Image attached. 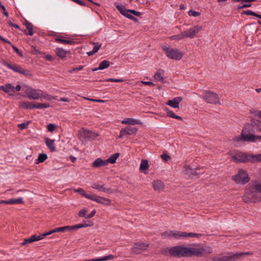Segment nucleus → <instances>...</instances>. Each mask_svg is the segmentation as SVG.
Instances as JSON below:
<instances>
[{
	"label": "nucleus",
	"mask_w": 261,
	"mask_h": 261,
	"mask_svg": "<svg viewBox=\"0 0 261 261\" xmlns=\"http://www.w3.org/2000/svg\"><path fill=\"white\" fill-rule=\"evenodd\" d=\"M164 72L165 71L164 70L162 69H158L156 72L154 74V80L155 81L160 80L162 83L164 84L166 82L164 77L163 76Z\"/></svg>",
	"instance_id": "5701e85b"
},
{
	"label": "nucleus",
	"mask_w": 261,
	"mask_h": 261,
	"mask_svg": "<svg viewBox=\"0 0 261 261\" xmlns=\"http://www.w3.org/2000/svg\"><path fill=\"white\" fill-rule=\"evenodd\" d=\"M250 113L253 114L254 116L261 118V111H256L255 110H251Z\"/></svg>",
	"instance_id": "13d9d810"
},
{
	"label": "nucleus",
	"mask_w": 261,
	"mask_h": 261,
	"mask_svg": "<svg viewBox=\"0 0 261 261\" xmlns=\"http://www.w3.org/2000/svg\"><path fill=\"white\" fill-rule=\"evenodd\" d=\"M253 252L252 251H248L246 252H240L233 253V256L235 257V261L238 260L241 257L244 256L245 255H253Z\"/></svg>",
	"instance_id": "473e14b6"
},
{
	"label": "nucleus",
	"mask_w": 261,
	"mask_h": 261,
	"mask_svg": "<svg viewBox=\"0 0 261 261\" xmlns=\"http://www.w3.org/2000/svg\"><path fill=\"white\" fill-rule=\"evenodd\" d=\"M44 58L45 60L50 61V62L53 61L55 59V58L53 56H51V55H46L44 57Z\"/></svg>",
	"instance_id": "774afa93"
},
{
	"label": "nucleus",
	"mask_w": 261,
	"mask_h": 261,
	"mask_svg": "<svg viewBox=\"0 0 261 261\" xmlns=\"http://www.w3.org/2000/svg\"><path fill=\"white\" fill-rule=\"evenodd\" d=\"M202 97L207 103L214 105L220 104L219 97L218 94L211 91H205Z\"/></svg>",
	"instance_id": "6e6552de"
},
{
	"label": "nucleus",
	"mask_w": 261,
	"mask_h": 261,
	"mask_svg": "<svg viewBox=\"0 0 261 261\" xmlns=\"http://www.w3.org/2000/svg\"><path fill=\"white\" fill-rule=\"evenodd\" d=\"M232 180L237 184L245 185L250 181L247 171L240 169L238 173L232 176Z\"/></svg>",
	"instance_id": "423d86ee"
},
{
	"label": "nucleus",
	"mask_w": 261,
	"mask_h": 261,
	"mask_svg": "<svg viewBox=\"0 0 261 261\" xmlns=\"http://www.w3.org/2000/svg\"><path fill=\"white\" fill-rule=\"evenodd\" d=\"M55 40L56 42L63 43V44H73L74 43V41L73 40H66L65 39V37L64 36H61L59 38H55Z\"/></svg>",
	"instance_id": "bb28decb"
},
{
	"label": "nucleus",
	"mask_w": 261,
	"mask_h": 261,
	"mask_svg": "<svg viewBox=\"0 0 261 261\" xmlns=\"http://www.w3.org/2000/svg\"><path fill=\"white\" fill-rule=\"evenodd\" d=\"M202 236V234L201 233H196L193 232H184V238H187L188 237L191 238H199Z\"/></svg>",
	"instance_id": "4c0bfd02"
},
{
	"label": "nucleus",
	"mask_w": 261,
	"mask_h": 261,
	"mask_svg": "<svg viewBox=\"0 0 261 261\" xmlns=\"http://www.w3.org/2000/svg\"><path fill=\"white\" fill-rule=\"evenodd\" d=\"M83 67L84 66H82V65H80L79 66V67H75V68H73L72 69L69 70L68 71V72L69 73H72L73 72H75V71H80V70H81L83 69Z\"/></svg>",
	"instance_id": "680f3d73"
},
{
	"label": "nucleus",
	"mask_w": 261,
	"mask_h": 261,
	"mask_svg": "<svg viewBox=\"0 0 261 261\" xmlns=\"http://www.w3.org/2000/svg\"><path fill=\"white\" fill-rule=\"evenodd\" d=\"M95 214H96V210H93L90 214H89L88 215H87V216L86 217V219H90V218H92L93 217H94V216L95 215Z\"/></svg>",
	"instance_id": "0e129e2a"
},
{
	"label": "nucleus",
	"mask_w": 261,
	"mask_h": 261,
	"mask_svg": "<svg viewBox=\"0 0 261 261\" xmlns=\"http://www.w3.org/2000/svg\"><path fill=\"white\" fill-rule=\"evenodd\" d=\"M202 26L196 25L188 30L184 31V33L186 38H194L195 35L202 30Z\"/></svg>",
	"instance_id": "4468645a"
},
{
	"label": "nucleus",
	"mask_w": 261,
	"mask_h": 261,
	"mask_svg": "<svg viewBox=\"0 0 261 261\" xmlns=\"http://www.w3.org/2000/svg\"><path fill=\"white\" fill-rule=\"evenodd\" d=\"M50 234V233H49V231H48L47 232H45L39 236L34 235V242L40 241L43 239L45 237Z\"/></svg>",
	"instance_id": "a19ab883"
},
{
	"label": "nucleus",
	"mask_w": 261,
	"mask_h": 261,
	"mask_svg": "<svg viewBox=\"0 0 261 261\" xmlns=\"http://www.w3.org/2000/svg\"><path fill=\"white\" fill-rule=\"evenodd\" d=\"M102 162V160L101 159L97 158L93 162L92 164V166L95 168L101 167Z\"/></svg>",
	"instance_id": "c03bdc74"
},
{
	"label": "nucleus",
	"mask_w": 261,
	"mask_h": 261,
	"mask_svg": "<svg viewBox=\"0 0 261 261\" xmlns=\"http://www.w3.org/2000/svg\"><path fill=\"white\" fill-rule=\"evenodd\" d=\"M188 14L189 16L197 17V16H199L200 15V13L199 12H197L194 10H191L188 12Z\"/></svg>",
	"instance_id": "5fc2aeb1"
},
{
	"label": "nucleus",
	"mask_w": 261,
	"mask_h": 261,
	"mask_svg": "<svg viewBox=\"0 0 261 261\" xmlns=\"http://www.w3.org/2000/svg\"><path fill=\"white\" fill-rule=\"evenodd\" d=\"M138 131V129L136 127L132 126H127L124 128H122L120 130L119 135L118 136L119 138H122L126 135H135Z\"/></svg>",
	"instance_id": "f8f14e48"
},
{
	"label": "nucleus",
	"mask_w": 261,
	"mask_h": 261,
	"mask_svg": "<svg viewBox=\"0 0 261 261\" xmlns=\"http://www.w3.org/2000/svg\"><path fill=\"white\" fill-rule=\"evenodd\" d=\"M254 126L248 123L245 125L239 136L232 138V141L236 146H239L242 142H255V135L254 134Z\"/></svg>",
	"instance_id": "f257e3e1"
},
{
	"label": "nucleus",
	"mask_w": 261,
	"mask_h": 261,
	"mask_svg": "<svg viewBox=\"0 0 261 261\" xmlns=\"http://www.w3.org/2000/svg\"><path fill=\"white\" fill-rule=\"evenodd\" d=\"M91 200L107 206L110 205L111 204V200L110 199L98 196L95 194H92Z\"/></svg>",
	"instance_id": "ddd939ff"
},
{
	"label": "nucleus",
	"mask_w": 261,
	"mask_h": 261,
	"mask_svg": "<svg viewBox=\"0 0 261 261\" xmlns=\"http://www.w3.org/2000/svg\"><path fill=\"white\" fill-rule=\"evenodd\" d=\"M57 96H54L44 92L43 98L47 100H53L57 99Z\"/></svg>",
	"instance_id": "a18cd8bd"
},
{
	"label": "nucleus",
	"mask_w": 261,
	"mask_h": 261,
	"mask_svg": "<svg viewBox=\"0 0 261 261\" xmlns=\"http://www.w3.org/2000/svg\"><path fill=\"white\" fill-rule=\"evenodd\" d=\"M108 194H112L115 192V190L112 189L111 188H107L105 187V184L101 185V191Z\"/></svg>",
	"instance_id": "79ce46f5"
},
{
	"label": "nucleus",
	"mask_w": 261,
	"mask_h": 261,
	"mask_svg": "<svg viewBox=\"0 0 261 261\" xmlns=\"http://www.w3.org/2000/svg\"><path fill=\"white\" fill-rule=\"evenodd\" d=\"M74 191L76 192L79 193L80 194H81L83 197L89 199H91V198L92 197V194H88L86 193L84 190H83L82 188H79L77 189L74 190Z\"/></svg>",
	"instance_id": "7c9ffc66"
},
{
	"label": "nucleus",
	"mask_w": 261,
	"mask_h": 261,
	"mask_svg": "<svg viewBox=\"0 0 261 261\" xmlns=\"http://www.w3.org/2000/svg\"><path fill=\"white\" fill-rule=\"evenodd\" d=\"M93 44L94 45V46L93 48V50L95 51V53H97L99 48L101 46V44L98 42H92Z\"/></svg>",
	"instance_id": "09e8293b"
},
{
	"label": "nucleus",
	"mask_w": 261,
	"mask_h": 261,
	"mask_svg": "<svg viewBox=\"0 0 261 261\" xmlns=\"http://www.w3.org/2000/svg\"><path fill=\"white\" fill-rule=\"evenodd\" d=\"M33 242V236H31L29 239H24L22 242L21 243V245L22 246L25 245L28 243Z\"/></svg>",
	"instance_id": "864d4df0"
},
{
	"label": "nucleus",
	"mask_w": 261,
	"mask_h": 261,
	"mask_svg": "<svg viewBox=\"0 0 261 261\" xmlns=\"http://www.w3.org/2000/svg\"><path fill=\"white\" fill-rule=\"evenodd\" d=\"M226 255L220 254L212 258L213 261H235V257L232 252H227Z\"/></svg>",
	"instance_id": "9d476101"
},
{
	"label": "nucleus",
	"mask_w": 261,
	"mask_h": 261,
	"mask_svg": "<svg viewBox=\"0 0 261 261\" xmlns=\"http://www.w3.org/2000/svg\"><path fill=\"white\" fill-rule=\"evenodd\" d=\"M21 72H20V74H22L26 76H29L31 75V72L29 70L24 69L23 68H21Z\"/></svg>",
	"instance_id": "bf43d9fd"
},
{
	"label": "nucleus",
	"mask_w": 261,
	"mask_h": 261,
	"mask_svg": "<svg viewBox=\"0 0 261 261\" xmlns=\"http://www.w3.org/2000/svg\"><path fill=\"white\" fill-rule=\"evenodd\" d=\"M44 141L45 144L49 149L50 151L53 152L56 150V147L55 146V140L50 139L48 138H45Z\"/></svg>",
	"instance_id": "4be33fe9"
},
{
	"label": "nucleus",
	"mask_w": 261,
	"mask_h": 261,
	"mask_svg": "<svg viewBox=\"0 0 261 261\" xmlns=\"http://www.w3.org/2000/svg\"><path fill=\"white\" fill-rule=\"evenodd\" d=\"M122 123L129 125H135L140 124L141 122L139 120L137 119L133 118H127L126 120H123L122 121Z\"/></svg>",
	"instance_id": "c756f323"
},
{
	"label": "nucleus",
	"mask_w": 261,
	"mask_h": 261,
	"mask_svg": "<svg viewBox=\"0 0 261 261\" xmlns=\"http://www.w3.org/2000/svg\"><path fill=\"white\" fill-rule=\"evenodd\" d=\"M47 159V155L46 153H40L38 158L35 160V163L38 164L42 163Z\"/></svg>",
	"instance_id": "72a5a7b5"
},
{
	"label": "nucleus",
	"mask_w": 261,
	"mask_h": 261,
	"mask_svg": "<svg viewBox=\"0 0 261 261\" xmlns=\"http://www.w3.org/2000/svg\"><path fill=\"white\" fill-rule=\"evenodd\" d=\"M12 48L14 50L20 57L22 56V52L15 46L12 45Z\"/></svg>",
	"instance_id": "e2e57ef3"
},
{
	"label": "nucleus",
	"mask_w": 261,
	"mask_h": 261,
	"mask_svg": "<svg viewBox=\"0 0 261 261\" xmlns=\"http://www.w3.org/2000/svg\"><path fill=\"white\" fill-rule=\"evenodd\" d=\"M149 167L148 161L146 160H142L141 161L140 166V170L144 171L147 170Z\"/></svg>",
	"instance_id": "e433bc0d"
},
{
	"label": "nucleus",
	"mask_w": 261,
	"mask_h": 261,
	"mask_svg": "<svg viewBox=\"0 0 261 261\" xmlns=\"http://www.w3.org/2000/svg\"><path fill=\"white\" fill-rule=\"evenodd\" d=\"M24 24L25 25L30 35H33V27L32 24L28 20H25Z\"/></svg>",
	"instance_id": "37998d69"
},
{
	"label": "nucleus",
	"mask_w": 261,
	"mask_h": 261,
	"mask_svg": "<svg viewBox=\"0 0 261 261\" xmlns=\"http://www.w3.org/2000/svg\"><path fill=\"white\" fill-rule=\"evenodd\" d=\"M185 173L188 174L190 177L191 176H195L198 175L199 173L197 172V170L199 169V168L192 169L189 165H186L184 166Z\"/></svg>",
	"instance_id": "412c9836"
},
{
	"label": "nucleus",
	"mask_w": 261,
	"mask_h": 261,
	"mask_svg": "<svg viewBox=\"0 0 261 261\" xmlns=\"http://www.w3.org/2000/svg\"><path fill=\"white\" fill-rule=\"evenodd\" d=\"M21 106L23 108H33V105L28 102H23L21 103Z\"/></svg>",
	"instance_id": "6e6d98bb"
},
{
	"label": "nucleus",
	"mask_w": 261,
	"mask_h": 261,
	"mask_svg": "<svg viewBox=\"0 0 261 261\" xmlns=\"http://www.w3.org/2000/svg\"><path fill=\"white\" fill-rule=\"evenodd\" d=\"M3 65L16 72H18V73H20V72L22 71H21L22 67H21L20 66H19L17 65H16V64L11 65L8 63H7L6 62H4L3 63Z\"/></svg>",
	"instance_id": "a878e982"
},
{
	"label": "nucleus",
	"mask_w": 261,
	"mask_h": 261,
	"mask_svg": "<svg viewBox=\"0 0 261 261\" xmlns=\"http://www.w3.org/2000/svg\"><path fill=\"white\" fill-rule=\"evenodd\" d=\"M259 184L257 181L252 182L251 189H247L244 195L242 197L243 201L246 203L256 202L261 201V198L258 195V191L254 189L255 186Z\"/></svg>",
	"instance_id": "7ed1b4c3"
},
{
	"label": "nucleus",
	"mask_w": 261,
	"mask_h": 261,
	"mask_svg": "<svg viewBox=\"0 0 261 261\" xmlns=\"http://www.w3.org/2000/svg\"><path fill=\"white\" fill-rule=\"evenodd\" d=\"M57 127V126L53 123H49L47 126V128L48 132L53 133L55 129Z\"/></svg>",
	"instance_id": "3c124183"
},
{
	"label": "nucleus",
	"mask_w": 261,
	"mask_h": 261,
	"mask_svg": "<svg viewBox=\"0 0 261 261\" xmlns=\"http://www.w3.org/2000/svg\"><path fill=\"white\" fill-rule=\"evenodd\" d=\"M44 92L41 90H34V99L43 98Z\"/></svg>",
	"instance_id": "c9c22d12"
},
{
	"label": "nucleus",
	"mask_w": 261,
	"mask_h": 261,
	"mask_svg": "<svg viewBox=\"0 0 261 261\" xmlns=\"http://www.w3.org/2000/svg\"><path fill=\"white\" fill-rule=\"evenodd\" d=\"M149 245L148 244H145L143 242H137L135 243L133 247L132 248V251L135 254H139L142 251L146 250Z\"/></svg>",
	"instance_id": "9b49d317"
},
{
	"label": "nucleus",
	"mask_w": 261,
	"mask_h": 261,
	"mask_svg": "<svg viewBox=\"0 0 261 261\" xmlns=\"http://www.w3.org/2000/svg\"><path fill=\"white\" fill-rule=\"evenodd\" d=\"M231 160L236 163L248 162L253 163L261 161V154H247L245 152L239 151L236 154L232 155Z\"/></svg>",
	"instance_id": "f03ea898"
},
{
	"label": "nucleus",
	"mask_w": 261,
	"mask_h": 261,
	"mask_svg": "<svg viewBox=\"0 0 261 261\" xmlns=\"http://www.w3.org/2000/svg\"><path fill=\"white\" fill-rule=\"evenodd\" d=\"M242 13L243 14L247 15H252V16H255V17H256L257 18L261 19V15L258 14H257L254 12H253L251 10H249L243 11Z\"/></svg>",
	"instance_id": "ea45409f"
},
{
	"label": "nucleus",
	"mask_w": 261,
	"mask_h": 261,
	"mask_svg": "<svg viewBox=\"0 0 261 261\" xmlns=\"http://www.w3.org/2000/svg\"><path fill=\"white\" fill-rule=\"evenodd\" d=\"M101 182L100 181H98L97 182L92 184L91 185V188H92L94 189L97 190L99 191H100L101 188V185H100Z\"/></svg>",
	"instance_id": "49530a36"
},
{
	"label": "nucleus",
	"mask_w": 261,
	"mask_h": 261,
	"mask_svg": "<svg viewBox=\"0 0 261 261\" xmlns=\"http://www.w3.org/2000/svg\"><path fill=\"white\" fill-rule=\"evenodd\" d=\"M30 121H28L26 122L18 124V127L21 129H24L27 127L28 125L30 124Z\"/></svg>",
	"instance_id": "603ef678"
},
{
	"label": "nucleus",
	"mask_w": 261,
	"mask_h": 261,
	"mask_svg": "<svg viewBox=\"0 0 261 261\" xmlns=\"http://www.w3.org/2000/svg\"><path fill=\"white\" fill-rule=\"evenodd\" d=\"M110 62L108 60H103L99 65L97 68L92 69V71H96L98 70H103L109 67Z\"/></svg>",
	"instance_id": "393cba45"
},
{
	"label": "nucleus",
	"mask_w": 261,
	"mask_h": 261,
	"mask_svg": "<svg viewBox=\"0 0 261 261\" xmlns=\"http://www.w3.org/2000/svg\"><path fill=\"white\" fill-rule=\"evenodd\" d=\"M89 223H82V224H78L75 225L73 226H70V230L77 229L83 227H86L88 226H90L92 225V224L90 221H88Z\"/></svg>",
	"instance_id": "2f4dec72"
},
{
	"label": "nucleus",
	"mask_w": 261,
	"mask_h": 261,
	"mask_svg": "<svg viewBox=\"0 0 261 261\" xmlns=\"http://www.w3.org/2000/svg\"><path fill=\"white\" fill-rule=\"evenodd\" d=\"M55 51L57 56L61 59H65L67 56V54H70V51L65 50L62 48L60 47L57 48Z\"/></svg>",
	"instance_id": "b1692460"
},
{
	"label": "nucleus",
	"mask_w": 261,
	"mask_h": 261,
	"mask_svg": "<svg viewBox=\"0 0 261 261\" xmlns=\"http://www.w3.org/2000/svg\"><path fill=\"white\" fill-rule=\"evenodd\" d=\"M152 185L154 191L160 192L163 191L165 188V185L164 182L160 180H154L152 182Z\"/></svg>",
	"instance_id": "f3484780"
},
{
	"label": "nucleus",
	"mask_w": 261,
	"mask_h": 261,
	"mask_svg": "<svg viewBox=\"0 0 261 261\" xmlns=\"http://www.w3.org/2000/svg\"><path fill=\"white\" fill-rule=\"evenodd\" d=\"M182 99L181 97H176L172 100H169L167 102V105L173 108H178L179 104L181 101Z\"/></svg>",
	"instance_id": "a211bd4d"
},
{
	"label": "nucleus",
	"mask_w": 261,
	"mask_h": 261,
	"mask_svg": "<svg viewBox=\"0 0 261 261\" xmlns=\"http://www.w3.org/2000/svg\"><path fill=\"white\" fill-rule=\"evenodd\" d=\"M189 247L182 245H177L168 249L170 255L174 257L180 258L188 257Z\"/></svg>",
	"instance_id": "20e7f679"
},
{
	"label": "nucleus",
	"mask_w": 261,
	"mask_h": 261,
	"mask_svg": "<svg viewBox=\"0 0 261 261\" xmlns=\"http://www.w3.org/2000/svg\"><path fill=\"white\" fill-rule=\"evenodd\" d=\"M166 112L167 116L169 117L174 118L176 116V114L172 111L170 110L168 108H166Z\"/></svg>",
	"instance_id": "8fccbe9b"
},
{
	"label": "nucleus",
	"mask_w": 261,
	"mask_h": 261,
	"mask_svg": "<svg viewBox=\"0 0 261 261\" xmlns=\"http://www.w3.org/2000/svg\"><path fill=\"white\" fill-rule=\"evenodd\" d=\"M50 107L49 104L47 103H39V102H34V109H45L49 108Z\"/></svg>",
	"instance_id": "f704fd0d"
},
{
	"label": "nucleus",
	"mask_w": 261,
	"mask_h": 261,
	"mask_svg": "<svg viewBox=\"0 0 261 261\" xmlns=\"http://www.w3.org/2000/svg\"><path fill=\"white\" fill-rule=\"evenodd\" d=\"M22 91L26 93V95L30 98H33V89L31 87L27 85H23Z\"/></svg>",
	"instance_id": "cd10ccee"
},
{
	"label": "nucleus",
	"mask_w": 261,
	"mask_h": 261,
	"mask_svg": "<svg viewBox=\"0 0 261 261\" xmlns=\"http://www.w3.org/2000/svg\"><path fill=\"white\" fill-rule=\"evenodd\" d=\"M188 250L190 252H188V257H191L193 255L197 256H201L202 253L205 251V249L202 248H189Z\"/></svg>",
	"instance_id": "dca6fc26"
},
{
	"label": "nucleus",
	"mask_w": 261,
	"mask_h": 261,
	"mask_svg": "<svg viewBox=\"0 0 261 261\" xmlns=\"http://www.w3.org/2000/svg\"><path fill=\"white\" fill-rule=\"evenodd\" d=\"M106 82H122L124 81V80L121 79H113L109 78L106 80Z\"/></svg>",
	"instance_id": "052dcab7"
},
{
	"label": "nucleus",
	"mask_w": 261,
	"mask_h": 261,
	"mask_svg": "<svg viewBox=\"0 0 261 261\" xmlns=\"http://www.w3.org/2000/svg\"><path fill=\"white\" fill-rule=\"evenodd\" d=\"M115 6L122 15L134 21H137L138 19L129 13L133 14L138 17H140L141 15L140 12L135 10L125 9V7L121 4L115 3Z\"/></svg>",
	"instance_id": "39448f33"
},
{
	"label": "nucleus",
	"mask_w": 261,
	"mask_h": 261,
	"mask_svg": "<svg viewBox=\"0 0 261 261\" xmlns=\"http://www.w3.org/2000/svg\"><path fill=\"white\" fill-rule=\"evenodd\" d=\"M119 153H115L112 154L108 159V161L111 164H114L116 163V160L119 156Z\"/></svg>",
	"instance_id": "58836bf2"
},
{
	"label": "nucleus",
	"mask_w": 261,
	"mask_h": 261,
	"mask_svg": "<svg viewBox=\"0 0 261 261\" xmlns=\"http://www.w3.org/2000/svg\"><path fill=\"white\" fill-rule=\"evenodd\" d=\"M161 156V158L165 161H167L169 159H170V156L166 153H164V154H162Z\"/></svg>",
	"instance_id": "338daca9"
},
{
	"label": "nucleus",
	"mask_w": 261,
	"mask_h": 261,
	"mask_svg": "<svg viewBox=\"0 0 261 261\" xmlns=\"http://www.w3.org/2000/svg\"><path fill=\"white\" fill-rule=\"evenodd\" d=\"M84 138L86 141H91L94 140L99 135L95 132L90 130H85L83 132Z\"/></svg>",
	"instance_id": "2eb2a0df"
},
{
	"label": "nucleus",
	"mask_w": 261,
	"mask_h": 261,
	"mask_svg": "<svg viewBox=\"0 0 261 261\" xmlns=\"http://www.w3.org/2000/svg\"><path fill=\"white\" fill-rule=\"evenodd\" d=\"M20 90L22 91V86H21L19 84H18L16 87H14V93L16 92H18Z\"/></svg>",
	"instance_id": "69168bd1"
},
{
	"label": "nucleus",
	"mask_w": 261,
	"mask_h": 261,
	"mask_svg": "<svg viewBox=\"0 0 261 261\" xmlns=\"http://www.w3.org/2000/svg\"><path fill=\"white\" fill-rule=\"evenodd\" d=\"M161 235L164 239L179 240L184 238V232L177 230L165 231Z\"/></svg>",
	"instance_id": "1a4fd4ad"
},
{
	"label": "nucleus",
	"mask_w": 261,
	"mask_h": 261,
	"mask_svg": "<svg viewBox=\"0 0 261 261\" xmlns=\"http://www.w3.org/2000/svg\"><path fill=\"white\" fill-rule=\"evenodd\" d=\"M14 86L11 84H6L4 85L0 86V90L5 93H9L10 95L12 94L11 92L14 93Z\"/></svg>",
	"instance_id": "aec40b11"
},
{
	"label": "nucleus",
	"mask_w": 261,
	"mask_h": 261,
	"mask_svg": "<svg viewBox=\"0 0 261 261\" xmlns=\"http://www.w3.org/2000/svg\"><path fill=\"white\" fill-rule=\"evenodd\" d=\"M87 211L85 209H82L79 212V216L80 217H84L86 218L87 216Z\"/></svg>",
	"instance_id": "4d7b16f0"
},
{
	"label": "nucleus",
	"mask_w": 261,
	"mask_h": 261,
	"mask_svg": "<svg viewBox=\"0 0 261 261\" xmlns=\"http://www.w3.org/2000/svg\"><path fill=\"white\" fill-rule=\"evenodd\" d=\"M162 48L165 51L166 56L169 59L180 60L183 56L182 51L178 50L177 49L172 48L166 46H163Z\"/></svg>",
	"instance_id": "0eeeda50"
},
{
	"label": "nucleus",
	"mask_w": 261,
	"mask_h": 261,
	"mask_svg": "<svg viewBox=\"0 0 261 261\" xmlns=\"http://www.w3.org/2000/svg\"><path fill=\"white\" fill-rule=\"evenodd\" d=\"M70 226H63V227L56 228L49 231V233L51 234L54 232H64L66 231H70Z\"/></svg>",
	"instance_id": "c85d7f7f"
},
{
	"label": "nucleus",
	"mask_w": 261,
	"mask_h": 261,
	"mask_svg": "<svg viewBox=\"0 0 261 261\" xmlns=\"http://www.w3.org/2000/svg\"><path fill=\"white\" fill-rule=\"evenodd\" d=\"M186 38L184 32L181 33L179 34L174 35L171 37V38L174 40H179Z\"/></svg>",
	"instance_id": "de8ad7c7"
},
{
	"label": "nucleus",
	"mask_w": 261,
	"mask_h": 261,
	"mask_svg": "<svg viewBox=\"0 0 261 261\" xmlns=\"http://www.w3.org/2000/svg\"><path fill=\"white\" fill-rule=\"evenodd\" d=\"M22 203V198H12L8 200H0V204H18Z\"/></svg>",
	"instance_id": "6ab92c4d"
}]
</instances>
